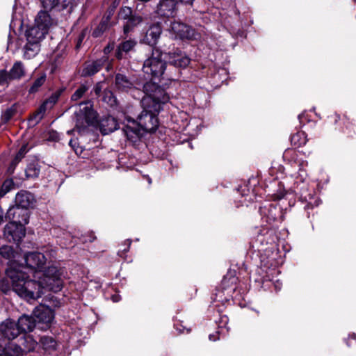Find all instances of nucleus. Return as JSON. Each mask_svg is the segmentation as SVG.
I'll return each mask as SVG.
<instances>
[{
	"instance_id": "nucleus-1",
	"label": "nucleus",
	"mask_w": 356,
	"mask_h": 356,
	"mask_svg": "<svg viewBox=\"0 0 356 356\" xmlns=\"http://www.w3.org/2000/svg\"><path fill=\"white\" fill-rule=\"evenodd\" d=\"M0 254L8 260L7 278L0 281V289H27L26 272L18 269L21 255L9 245L1 247Z\"/></svg>"
},
{
	"instance_id": "nucleus-2",
	"label": "nucleus",
	"mask_w": 356,
	"mask_h": 356,
	"mask_svg": "<svg viewBox=\"0 0 356 356\" xmlns=\"http://www.w3.org/2000/svg\"><path fill=\"white\" fill-rule=\"evenodd\" d=\"M46 332L49 329V332L54 336H49L46 334V355L48 353L50 356H60L63 345L60 341V333L52 332L51 326L54 321L55 312L54 308H58L61 306V302L57 298L49 295L46 296Z\"/></svg>"
},
{
	"instance_id": "nucleus-3",
	"label": "nucleus",
	"mask_w": 356,
	"mask_h": 356,
	"mask_svg": "<svg viewBox=\"0 0 356 356\" xmlns=\"http://www.w3.org/2000/svg\"><path fill=\"white\" fill-rule=\"evenodd\" d=\"M22 260L24 263L19 261L18 269L26 272V275L28 278L26 279L27 284L26 285L27 289L30 287L35 289L36 286L35 285L37 281L35 280L40 279L44 275V255L40 252H29L22 257Z\"/></svg>"
},
{
	"instance_id": "nucleus-4",
	"label": "nucleus",
	"mask_w": 356,
	"mask_h": 356,
	"mask_svg": "<svg viewBox=\"0 0 356 356\" xmlns=\"http://www.w3.org/2000/svg\"><path fill=\"white\" fill-rule=\"evenodd\" d=\"M145 96L141 100L142 106H151L152 111H160L161 104L169 100V96L159 85L153 82H147L143 86Z\"/></svg>"
},
{
	"instance_id": "nucleus-5",
	"label": "nucleus",
	"mask_w": 356,
	"mask_h": 356,
	"mask_svg": "<svg viewBox=\"0 0 356 356\" xmlns=\"http://www.w3.org/2000/svg\"><path fill=\"white\" fill-rule=\"evenodd\" d=\"M162 56L163 53L159 49H153L151 56L144 61V73L154 79L161 77L166 68V62Z\"/></svg>"
},
{
	"instance_id": "nucleus-6",
	"label": "nucleus",
	"mask_w": 356,
	"mask_h": 356,
	"mask_svg": "<svg viewBox=\"0 0 356 356\" xmlns=\"http://www.w3.org/2000/svg\"><path fill=\"white\" fill-rule=\"evenodd\" d=\"M143 111L138 115L136 123L145 132H154L159 127L156 114L159 111H152L151 106H143Z\"/></svg>"
},
{
	"instance_id": "nucleus-7",
	"label": "nucleus",
	"mask_w": 356,
	"mask_h": 356,
	"mask_svg": "<svg viewBox=\"0 0 356 356\" xmlns=\"http://www.w3.org/2000/svg\"><path fill=\"white\" fill-rule=\"evenodd\" d=\"M44 37V10H41L35 18L34 24L26 31L27 41L40 44Z\"/></svg>"
},
{
	"instance_id": "nucleus-8",
	"label": "nucleus",
	"mask_w": 356,
	"mask_h": 356,
	"mask_svg": "<svg viewBox=\"0 0 356 356\" xmlns=\"http://www.w3.org/2000/svg\"><path fill=\"white\" fill-rule=\"evenodd\" d=\"M95 118L94 111L86 106L76 113V121L74 130L79 134H83L88 127L92 123Z\"/></svg>"
},
{
	"instance_id": "nucleus-9",
	"label": "nucleus",
	"mask_w": 356,
	"mask_h": 356,
	"mask_svg": "<svg viewBox=\"0 0 356 356\" xmlns=\"http://www.w3.org/2000/svg\"><path fill=\"white\" fill-rule=\"evenodd\" d=\"M64 269L58 268L57 266H50L46 268V289H61L64 287L63 277Z\"/></svg>"
},
{
	"instance_id": "nucleus-10",
	"label": "nucleus",
	"mask_w": 356,
	"mask_h": 356,
	"mask_svg": "<svg viewBox=\"0 0 356 356\" xmlns=\"http://www.w3.org/2000/svg\"><path fill=\"white\" fill-rule=\"evenodd\" d=\"M43 317L42 313L37 316L35 312H34V316L25 314L20 316L16 322L20 334L33 331L36 327L37 323H40L43 321Z\"/></svg>"
},
{
	"instance_id": "nucleus-11",
	"label": "nucleus",
	"mask_w": 356,
	"mask_h": 356,
	"mask_svg": "<svg viewBox=\"0 0 356 356\" xmlns=\"http://www.w3.org/2000/svg\"><path fill=\"white\" fill-rule=\"evenodd\" d=\"M25 234V227L22 224L9 222L4 227L3 236L10 242L18 243L24 237Z\"/></svg>"
},
{
	"instance_id": "nucleus-12",
	"label": "nucleus",
	"mask_w": 356,
	"mask_h": 356,
	"mask_svg": "<svg viewBox=\"0 0 356 356\" xmlns=\"http://www.w3.org/2000/svg\"><path fill=\"white\" fill-rule=\"evenodd\" d=\"M6 217L11 220L10 222L22 224L25 226L29 223V213L28 209L14 205L9 208Z\"/></svg>"
},
{
	"instance_id": "nucleus-13",
	"label": "nucleus",
	"mask_w": 356,
	"mask_h": 356,
	"mask_svg": "<svg viewBox=\"0 0 356 356\" xmlns=\"http://www.w3.org/2000/svg\"><path fill=\"white\" fill-rule=\"evenodd\" d=\"M16 322L7 318L0 324V339L13 340L20 336Z\"/></svg>"
},
{
	"instance_id": "nucleus-14",
	"label": "nucleus",
	"mask_w": 356,
	"mask_h": 356,
	"mask_svg": "<svg viewBox=\"0 0 356 356\" xmlns=\"http://www.w3.org/2000/svg\"><path fill=\"white\" fill-rule=\"evenodd\" d=\"M190 61L191 59L186 54L179 49L168 54V63L175 67L185 68L189 65Z\"/></svg>"
},
{
	"instance_id": "nucleus-15",
	"label": "nucleus",
	"mask_w": 356,
	"mask_h": 356,
	"mask_svg": "<svg viewBox=\"0 0 356 356\" xmlns=\"http://www.w3.org/2000/svg\"><path fill=\"white\" fill-rule=\"evenodd\" d=\"M177 2L175 0H161L156 6V13L164 17H173L177 13Z\"/></svg>"
},
{
	"instance_id": "nucleus-16",
	"label": "nucleus",
	"mask_w": 356,
	"mask_h": 356,
	"mask_svg": "<svg viewBox=\"0 0 356 356\" xmlns=\"http://www.w3.org/2000/svg\"><path fill=\"white\" fill-rule=\"evenodd\" d=\"M170 29L172 33L181 39H191L194 35V29L180 22L174 21L172 22Z\"/></svg>"
},
{
	"instance_id": "nucleus-17",
	"label": "nucleus",
	"mask_w": 356,
	"mask_h": 356,
	"mask_svg": "<svg viewBox=\"0 0 356 356\" xmlns=\"http://www.w3.org/2000/svg\"><path fill=\"white\" fill-rule=\"evenodd\" d=\"M127 120L131 124H127L122 128V131L128 140L136 143L140 140L142 136V130L136 123L135 120L128 118Z\"/></svg>"
},
{
	"instance_id": "nucleus-18",
	"label": "nucleus",
	"mask_w": 356,
	"mask_h": 356,
	"mask_svg": "<svg viewBox=\"0 0 356 356\" xmlns=\"http://www.w3.org/2000/svg\"><path fill=\"white\" fill-rule=\"evenodd\" d=\"M161 33V25L159 23L153 24L147 30L143 41L144 43L153 47L157 44Z\"/></svg>"
},
{
	"instance_id": "nucleus-19",
	"label": "nucleus",
	"mask_w": 356,
	"mask_h": 356,
	"mask_svg": "<svg viewBox=\"0 0 356 356\" xmlns=\"http://www.w3.org/2000/svg\"><path fill=\"white\" fill-rule=\"evenodd\" d=\"M35 199L29 191H20L15 195V205L28 209L34 206Z\"/></svg>"
},
{
	"instance_id": "nucleus-20",
	"label": "nucleus",
	"mask_w": 356,
	"mask_h": 356,
	"mask_svg": "<svg viewBox=\"0 0 356 356\" xmlns=\"http://www.w3.org/2000/svg\"><path fill=\"white\" fill-rule=\"evenodd\" d=\"M137 44L134 39H129L121 42L117 47L115 56L118 60L127 58V54L134 50Z\"/></svg>"
},
{
	"instance_id": "nucleus-21",
	"label": "nucleus",
	"mask_w": 356,
	"mask_h": 356,
	"mask_svg": "<svg viewBox=\"0 0 356 356\" xmlns=\"http://www.w3.org/2000/svg\"><path fill=\"white\" fill-rule=\"evenodd\" d=\"M117 120L111 115L104 117L99 121V129L102 134L106 135L118 129Z\"/></svg>"
},
{
	"instance_id": "nucleus-22",
	"label": "nucleus",
	"mask_w": 356,
	"mask_h": 356,
	"mask_svg": "<svg viewBox=\"0 0 356 356\" xmlns=\"http://www.w3.org/2000/svg\"><path fill=\"white\" fill-rule=\"evenodd\" d=\"M106 61L105 58L98 59L92 62L86 63L82 70L81 76H90L102 70Z\"/></svg>"
},
{
	"instance_id": "nucleus-23",
	"label": "nucleus",
	"mask_w": 356,
	"mask_h": 356,
	"mask_svg": "<svg viewBox=\"0 0 356 356\" xmlns=\"http://www.w3.org/2000/svg\"><path fill=\"white\" fill-rule=\"evenodd\" d=\"M115 87L118 90L127 92L134 88V82L127 76L117 73L115 76Z\"/></svg>"
},
{
	"instance_id": "nucleus-24",
	"label": "nucleus",
	"mask_w": 356,
	"mask_h": 356,
	"mask_svg": "<svg viewBox=\"0 0 356 356\" xmlns=\"http://www.w3.org/2000/svg\"><path fill=\"white\" fill-rule=\"evenodd\" d=\"M261 214H264L266 218V222L271 223L277 220L280 215V208L269 204L268 206H264L260 209Z\"/></svg>"
},
{
	"instance_id": "nucleus-25",
	"label": "nucleus",
	"mask_w": 356,
	"mask_h": 356,
	"mask_svg": "<svg viewBox=\"0 0 356 356\" xmlns=\"http://www.w3.org/2000/svg\"><path fill=\"white\" fill-rule=\"evenodd\" d=\"M0 356H23V350L20 346L13 343L5 347L0 345Z\"/></svg>"
},
{
	"instance_id": "nucleus-26",
	"label": "nucleus",
	"mask_w": 356,
	"mask_h": 356,
	"mask_svg": "<svg viewBox=\"0 0 356 356\" xmlns=\"http://www.w3.org/2000/svg\"><path fill=\"white\" fill-rule=\"evenodd\" d=\"M21 335L19 344L17 345L22 348L23 353L33 351L38 345L37 341L31 335L26 334H21Z\"/></svg>"
},
{
	"instance_id": "nucleus-27",
	"label": "nucleus",
	"mask_w": 356,
	"mask_h": 356,
	"mask_svg": "<svg viewBox=\"0 0 356 356\" xmlns=\"http://www.w3.org/2000/svg\"><path fill=\"white\" fill-rule=\"evenodd\" d=\"M238 277H236V271L235 270H228L227 274L224 275L222 280L223 289L226 288H233L237 289Z\"/></svg>"
},
{
	"instance_id": "nucleus-28",
	"label": "nucleus",
	"mask_w": 356,
	"mask_h": 356,
	"mask_svg": "<svg viewBox=\"0 0 356 356\" xmlns=\"http://www.w3.org/2000/svg\"><path fill=\"white\" fill-rule=\"evenodd\" d=\"M8 73L10 81L19 80L24 76L25 69L22 63L20 61L15 62Z\"/></svg>"
},
{
	"instance_id": "nucleus-29",
	"label": "nucleus",
	"mask_w": 356,
	"mask_h": 356,
	"mask_svg": "<svg viewBox=\"0 0 356 356\" xmlns=\"http://www.w3.org/2000/svg\"><path fill=\"white\" fill-rule=\"evenodd\" d=\"M143 22V17L138 15H133L124 24L123 31L124 34H128L134 30L135 27Z\"/></svg>"
},
{
	"instance_id": "nucleus-30",
	"label": "nucleus",
	"mask_w": 356,
	"mask_h": 356,
	"mask_svg": "<svg viewBox=\"0 0 356 356\" xmlns=\"http://www.w3.org/2000/svg\"><path fill=\"white\" fill-rule=\"evenodd\" d=\"M63 90L60 88H57L56 90H49L48 92L46 91V96L48 97L46 98V109L51 108L58 102Z\"/></svg>"
},
{
	"instance_id": "nucleus-31",
	"label": "nucleus",
	"mask_w": 356,
	"mask_h": 356,
	"mask_svg": "<svg viewBox=\"0 0 356 356\" xmlns=\"http://www.w3.org/2000/svg\"><path fill=\"white\" fill-rule=\"evenodd\" d=\"M40 44L27 41L24 47V57L27 59L33 58L40 51Z\"/></svg>"
},
{
	"instance_id": "nucleus-32",
	"label": "nucleus",
	"mask_w": 356,
	"mask_h": 356,
	"mask_svg": "<svg viewBox=\"0 0 356 356\" xmlns=\"http://www.w3.org/2000/svg\"><path fill=\"white\" fill-rule=\"evenodd\" d=\"M298 152L294 150H287L284 154V159L289 161H293L299 167L298 170L301 171L307 165V161L298 159Z\"/></svg>"
},
{
	"instance_id": "nucleus-33",
	"label": "nucleus",
	"mask_w": 356,
	"mask_h": 356,
	"mask_svg": "<svg viewBox=\"0 0 356 356\" xmlns=\"http://www.w3.org/2000/svg\"><path fill=\"white\" fill-rule=\"evenodd\" d=\"M44 115V102L40 105L39 111L34 113L29 119L30 126L36 125Z\"/></svg>"
},
{
	"instance_id": "nucleus-34",
	"label": "nucleus",
	"mask_w": 356,
	"mask_h": 356,
	"mask_svg": "<svg viewBox=\"0 0 356 356\" xmlns=\"http://www.w3.org/2000/svg\"><path fill=\"white\" fill-rule=\"evenodd\" d=\"M291 141L296 147L303 146L307 143L306 135L305 132H298L291 136Z\"/></svg>"
},
{
	"instance_id": "nucleus-35",
	"label": "nucleus",
	"mask_w": 356,
	"mask_h": 356,
	"mask_svg": "<svg viewBox=\"0 0 356 356\" xmlns=\"http://www.w3.org/2000/svg\"><path fill=\"white\" fill-rule=\"evenodd\" d=\"M102 100L111 107H115L118 105L117 98L110 90H105L104 91Z\"/></svg>"
},
{
	"instance_id": "nucleus-36",
	"label": "nucleus",
	"mask_w": 356,
	"mask_h": 356,
	"mask_svg": "<svg viewBox=\"0 0 356 356\" xmlns=\"http://www.w3.org/2000/svg\"><path fill=\"white\" fill-rule=\"evenodd\" d=\"M17 112V105L13 104L10 107L6 108L4 111L2 112L1 119V122L4 124L9 122L11 118L16 114Z\"/></svg>"
},
{
	"instance_id": "nucleus-37",
	"label": "nucleus",
	"mask_w": 356,
	"mask_h": 356,
	"mask_svg": "<svg viewBox=\"0 0 356 356\" xmlns=\"http://www.w3.org/2000/svg\"><path fill=\"white\" fill-rule=\"evenodd\" d=\"M27 177H37L40 173V168L37 163H29L25 170Z\"/></svg>"
},
{
	"instance_id": "nucleus-38",
	"label": "nucleus",
	"mask_w": 356,
	"mask_h": 356,
	"mask_svg": "<svg viewBox=\"0 0 356 356\" xmlns=\"http://www.w3.org/2000/svg\"><path fill=\"white\" fill-rule=\"evenodd\" d=\"M108 26L109 24H108L107 22H106V21L102 19L99 25L92 31V35L94 38H98L101 36L104 33V32H105L106 30H107Z\"/></svg>"
},
{
	"instance_id": "nucleus-39",
	"label": "nucleus",
	"mask_w": 356,
	"mask_h": 356,
	"mask_svg": "<svg viewBox=\"0 0 356 356\" xmlns=\"http://www.w3.org/2000/svg\"><path fill=\"white\" fill-rule=\"evenodd\" d=\"M220 317L218 320H216V323L218 325V329L222 332L225 329L227 332L229 331L227 324L229 323V318L227 315L219 314Z\"/></svg>"
},
{
	"instance_id": "nucleus-40",
	"label": "nucleus",
	"mask_w": 356,
	"mask_h": 356,
	"mask_svg": "<svg viewBox=\"0 0 356 356\" xmlns=\"http://www.w3.org/2000/svg\"><path fill=\"white\" fill-rule=\"evenodd\" d=\"M225 291H216L214 294V297L212 298L216 302H220L222 305H225L230 300V296H225Z\"/></svg>"
},
{
	"instance_id": "nucleus-41",
	"label": "nucleus",
	"mask_w": 356,
	"mask_h": 356,
	"mask_svg": "<svg viewBox=\"0 0 356 356\" xmlns=\"http://www.w3.org/2000/svg\"><path fill=\"white\" fill-rule=\"evenodd\" d=\"M119 291H104V296L106 299H111L113 302H118L121 300V296L118 293Z\"/></svg>"
},
{
	"instance_id": "nucleus-42",
	"label": "nucleus",
	"mask_w": 356,
	"mask_h": 356,
	"mask_svg": "<svg viewBox=\"0 0 356 356\" xmlns=\"http://www.w3.org/2000/svg\"><path fill=\"white\" fill-rule=\"evenodd\" d=\"M88 87L85 85H81L79 88H78L74 94L72 95L71 99L73 101H77L81 99L84 93L88 90Z\"/></svg>"
},
{
	"instance_id": "nucleus-43",
	"label": "nucleus",
	"mask_w": 356,
	"mask_h": 356,
	"mask_svg": "<svg viewBox=\"0 0 356 356\" xmlns=\"http://www.w3.org/2000/svg\"><path fill=\"white\" fill-rule=\"evenodd\" d=\"M44 83V76H41L40 78L36 79L33 83V86L31 87L29 90L30 93L35 92L38 88L43 85Z\"/></svg>"
},
{
	"instance_id": "nucleus-44",
	"label": "nucleus",
	"mask_w": 356,
	"mask_h": 356,
	"mask_svg": "<svg viewBox=\"0 0 356 356\" xmlns=\"http://www.w3.org/2000/svg\"><path fill=\"white\" fill-rule=\"evenodd\" d=\"M134 14H132V10L129 7H123L120 9L119 13L120 17L124 19L127 20L129 17H131Z\"/></svg>"
},
{
	"instance_id": "nucleus-45",
	"label": "nucleus",
	"mask_w": 356,
	"mask_h": 356,
	"mask_svg": "<svg viewBox=\"0 0 356 356\" xmlns=\"http://www.w3.org/2000/svg\"><path fill=\"white\" fill-rule=\"evenodd\" d=\"M10 81L8 72L4 70H0V86L8 85Z\"/></svg>"
},
{
	"instance_id": "nucleus-46",
	"label": "nucleus",
	"mask_w": 356,
	"mask_h": 356,
	"mask_svg": "<svg viewBox=\"0 0 356 356\" xmlns=\"http://www.w3.org/2000/svg\"><path fill=\"white\" fill-rule=\"evenodd\" d=\"M46 29L48 27L53 26L54 25H56L58 23V19L55 17H52L50 14L47 13L46 11ZM46 34H47V31H46Z\"/></svg>"
},
{
	"instance_id": "nucleus-47",
	"label": "nucleus",
	"mask_w": 356,
	"mask_h": 356,
	"mask_svg": "<svg viewBox=\"0 0 356 356\" xmlns=\"http://www.w3.org/2000/svg\"><path fill=\"white\" fill-rule=\"evenodd\" d=\"M59 139V134L54 130H49L46 131V140L57 141Z\"/></svg>"
},
{
	"instance_id": "nucleus-48",
	"label": "nucleus",
	"mask_w": 356,
	"mask_h": 356,
	"mask_svg": "<svg viewBox=\"0 0 356 356\" xmlns=\"http://www.w3.org/2000/svg\"><path fill=\"white\" fill-rule=\"evenodd\" d=\"M28 149L27 145H23L17 152L14 159V161L18 163L22 160V159L24 156V155L27 153Z\"/></svg>"
},
{
	"instance_id": "nucleus-49",
	"label": "nucleus",
	"mask_w": 356,
	"mask_h": 356,
	"mask_svg": "<svg viewBox=\"0 0 356 356\" xmlns=\"http://www.w3.org/2000/svg\"><path fill=\"white\" fill-rule=\"evenodd\" d=\"M19 296L34 299V293L33 291H15Z\"/></svg>"
},
{
	"instance_id": "nucleus-50",
	"label": "nucleus",
	"mask_w": 356,
	"mask_h": 356,
	"mask_svg": "<svg viewBox=\"0 0 356 356\" xmlns=\"http://www.w3.org/2000/svg\"><path fill=\"white\" fill-rule=\"evenodd\" d=\"M222 332V331L218 330L215 333L210 334L209 335V339L211 341H216L220 339V334Z\"/></svg>"
},
{
	"instance_id": "nucleus-51",
	"label": "nucleus",
	"mask_w": 356,
	"mask_h": 356,
	"mask_svg": "<svg viewBox=\"0 0 356 356\" xmlns=\"http://www.w3.org/2000/svg\"><path fill=\"white\" fill-rule=\"evenodd\" d=\"M102 82L97 83L95 86L94 89H93L95 94L97 96H99V95L102 92Z\"/></svg>"
},
{
	"instance_id": "nucleus-52",
	"label": "nucleus",
	"mask_w": 356,
	"mask_h": 356,
	"mask_svg": "<svg viewBox=\"0 0 356 356\" xmlns=\"http://www.w3.org/2000/svg\"><path fill=\"white\" fill-rule=\"evenodd\" d=\"M113 15L112 11H109L108 13H106L103 17L102 19L106 21L108 24H109L111 17Z\"/></svg>"
},
{
	"instance_id": "nucleus-53",
	"label": "nucleus",
	"mask_w": 356,
	"mask_h": 356,
	"mask_svg": "<svg viewBox=\"0 0 356 356\" xmlns=\"http://www.w3.org/2000/svg\"><path fill=\"white\" fill-rule=\"evenodd\" d=\"M179 1L182 3L188 4V5H192L194 1V0H179Z\"/></svg>"
},
{
	"instance_id": "nucleus-54",
	"label": "nucleus",
	"mask_w": 356,
	"mask_h": 356,
	"mask_svg": "<svg viewBox=\"0 0 356 356\" xmlns=\"http://www.w3.org/2000/svg\"><path fill=\"white\" fill-rule=\"evenodd\" d=\"M11 182H12L11 181H6L3 183V188H7L6 192H7V191H9L8 186L11 184Z\"/></svg>"
},
{
	"instance_id": "nucleus-55",
	"label": "nucleus",
	"mask_w": 356,
	"mask_h": 356,
	"mask_svg": "<svg viewBox=\"0 0 356 356\" xmlns=\"http://www.w3.org/2000/svg\"><path fill=\"white\" fill-rule=\"evenodd\" d=\"M3 209L0 207V225L3 222Z\"/></svg>"
},
{
	"instance_id": "nucleus-56",
	"label": "nucleus",
	"mask_w": 356,
	"mask_h": 356,
	"mask_svg": "<svg viewBox=\"0 0 356 356\" xmlns=\"http://www.w3.org/2000/svg\"><path fill=\"white\" fill-rule=\"evenodd\" d=\"M113 49V47H110L109 45H108L107 47H105L104 49V52L105 53H108L109 52L111 49Z\"/></svg>"
},
{
	"instance_id": "nucleus-57",
	"label": "nucleus",
	"mask_w": 356,
	"mask_h": 356,
	"mask_svg": "<svg viewBox=\"0 0 356 356\" xmlns=\"http://www.w3.org/2000/svg\"><path fill=\"white\" fill-rule=\"evenodd\" d=\"M350 338L356 340V334L353 333V334L350 335Z\"/></svg>"
},
{
	"instance_id": "nucleus-58",
	"label": "nucleus",
	"mask_w": 356,
	"mask_h": 356,
	"mask_svg": "<svg viewBox=\"0 0 356 356\" xmlns=\"http://www.w3.org/2000/svg\"><path fill=\"white\" fill-rule=\"evenodd\" d=\"M129 246H130V243L128 244V246H127V248H124V249L122 250V251H124V252H127V251H128V250H129Z\"/></svg>"
},
{
	"instance_id": "nucleus-59",
	"label": "nucleus",
	"mask_w": 356,
	"mask_h": 356,
	"mask_svg": "<svg viewBox=\"0 0 356 356\" xmlns=\"http://www.w3.org/2000/svg\"><path fill=\"white\" fill-rule=\"evenodd\" d=\"M95 236H90V239H89V241L90 242H92L94 240H95Z\"/></svg>"
},
{
	"instance_id": "nucleus-60",
	"label": "nucleus",
	"mask_w": 356,
	"mask_h": 356,
	"mask_svg": "<svg viewBox=\"0 0 356 356\" xmlns=\"http://www.w3.org/2000/svg\"><path fill=\"white\" fill-rule=\"evenodd\" d=\"M42 337L40 338V342H41V345L43 347V346L44 345V343L42 342Z\"/></svg>"
},
{
	"instance_id": "nucleus-61",
	"label": "nucleus",
	"mask_w": 356,
	"mask_h": 356,
	"mask_svg": "<svg viewBox=\"0 0 356 356\" xmlns=\"http://www.w3.org/2000/svg\"><path fill=\"white\" fill-rule=\"evenodd\" d=\"M72 143H73V140H70V141L69 144H70V145H71L72 147L73 146Z\"/></svg>"
},
{
	"instance_id": "nucleus-62",
	"label": "nucleus",
	"mask_w": 356,
	"mask_h": 356,
	"mask_svg": "<svg viewBox=\"0 0 356 356\" xmlns=\"http://www.w3.org/2000/svg\"><path fill=\"white\" fill-rule=\"evenodd\" d=\"M54 70H55V67H53L51 68V73H53V72H54Z\"/></svg>"
},
{
	"instance_id": "nucleus-63",
	"label": "nucleus",
	"mask_w": 356,
	"mask_h": 356,
	"mask_svg": "<svg viewBox=\"0 0 356 356\" xmlns=\"http://www.w3.org/2000/svg\"><path fill=\"white\" fill-rule=\"evenodd\" d=\"M2 291L3 292V293L7 294V292H8V291L3 290V291Z\"/></svg>"
},
{
	"instance_id": "nucleus-64",
	"label": "nucleus",
	"mask_w": 356,
	"mask_h": 356,
	"mask_svg": "<svg viewBox=\"0 0 356 356\" xmlns=\"http://www.w3.org/2000/svg\"><path fill=\"white\" fill-rule=\"evenodd\" d=\"M259 286H259V284H258V285H254V288H257V287H259Z\"/></svg>"
}]
</instances>
